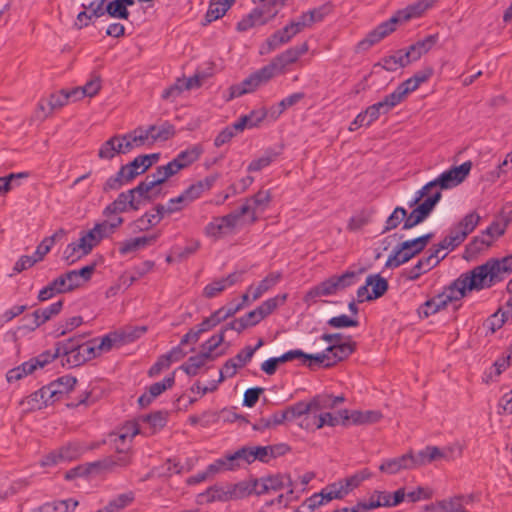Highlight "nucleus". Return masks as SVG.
<instances>
[{
	"mask_svg": "<svg viewBox=\"0 0 512 512\" xmlns=\"http://www.w3.org/2000/svg\"><path fill=\"white\" fill-rule=\"evenodd\" d=\"M508 226V222H500L493 221L482 233L489 239V241H494L503 236L506 232Z\"/></svg>",
	"mask_w": 512,
	"mask_h": 512,
	"instance_id": "bf43d9fd",
	"label": "nucleus"
},
{
	"mask_svg": "<svg viewBox=\"0 0 512 512\" xmlns=\"http://www.w3.org/2000/svg\"><path fill=\"white\" fill-rule=\"evenodd\" d=\"M327 324L333 328H348V327H357L359 322L356 319H353L346 314H341L335 317L330 318L327 321Z\"/></svg>",
	"mask_w": 512,
	"mask_h": 512,
	"instance_id": "69168bd1",
	"label": "nucleus"
},
{
	"mask_svg": "<svg viewBox=\"0 0 512 512\" xmlns=\"http://www.w3.org/2000/svg\"><path fill=\"white\" fill-rule=\"evenodd\" d=\"M199 248H200V242L198 240H192L184 248L174 247L173 253L178 261H182V260L187 259L191 255H193L194 253H196Z\"/></svg>",
	"mask_w": 512,
	"mask_h": 512,
	"instance_id": "0e129e2a",
	"label": "nucleus"
},
{
	"mask_svg": "<svg viewBox=\"0 0 512 512\" xmlns=\"http://www.w3.org/2000/svg\"><path fill=\"white\" fill-rule=\"evenodd\" d=\"M372 215V210H361L349 219L347 229L352 232L360 230L371 221Z\"/></svg>",
	"mask_w": 512,
	"mask_h": 512,
	"instance_id": "37998d69",
	"label": "nucleus"
},
{
	"mask_svg": "<svg viewBox=\"0 0 512 512\" xmlns=\"http://www.w3.org/2000/svg\"><path fill=\"white\" fill-rule=\"evenodd\" d=\"M130 183L128 178H126L123 173V169H119L118 172L110 176L103 185V192L107 193L109 191H117L120 190L124 185Z\"/></svg>",
	"mask_w": 512,
	"mask_h": 512,
	"instance_id": "a18cd8bd",
	"label": "nucleus"
},
{
	"mask_svg": "<svg viewBox=\"0 0 512 512\" xmlns=\"http://www.w3.org/2000/svg\"><path fill=\"white\" fill-rule=\"evenodd\" d=\"M318 414L314 411H310L304 414L302 417L293 420L291 423L296 424L298 427L305 429L306 431H315L319 429L318 425Z\"/></svg>",
	"mask_w": 512,
	"mask_h": 512,
	"instance_id": "864d4df0",
	"label": "nucleus"
},
{
	"mask_svg": "<svg viewBox=\"0 0 512 512\" xmlns=\"http://www.w3.org/2000/svg\"><path fill=\"white\" fill-rule=\"evenodd\" d=\"M410 455L404 454L400 457L387 459L379 466V470L388 474H396L402 469H411Z\"/></svg>",
	"mask_w": 512,
	"mask_h": 512,
	"instance_id": "5701e85b",
	"label": "nucleus"
},
{
	"mask_svg": "<svg viewBox=\"0 0 512 512\" xmlns=\"http://www.w3.org/2000/svg\"><path fill=\"white\" fill-rule=\"evenodd\" d=\"M105 11L112 18L128 20L130 16L128 6L119 3L116 0L109 1L105 6Z\"/></svg>",
	"mask_w": 512,
	"mask_h": 512,
	"instance_id": "09e8293b",
	"label": "nucleus"
},
{
	"mask_svg": "<svg viewBox=\"0 0 512 512\" xmlns=\"http://www.w3.org/2000/svg\"><path fill=\"white\" fill-rule=\"evenodd\" d=\"M236 0H211L205 15L207 23H211L225 15Z\"/></svg>",
	"mask_w": 512,
	"mask_h": 512,
	"instance_id": "4be33fe9",
	"label": "nucleus"
},
{
	"mask_svg": "<svg viewBox=\"0 0 512 512\" xmlns=\"http://www.w3.org/2000/svg\"><path fill=\"white\" fill-rule=\"evenodd\" d=\"M405 489L399 488L393 494L387 491H375V496H379L381 507H395L405 499Z\"/></svg>",
	"mask_w": 512,
	"mask_h": 512,
	"instance_id": "2f4dec72",
	"label": "nucleus"
},
{
	"mask_svg": "<svg viewBox=\"0 0 512 512\" xmlns=\"http://www.w3.org/2000/svg\"><path fill=\"white\" fill-rule=\"evenodd\" d=\"M94 462L85 465H78L65 473L64 478L68 481L74 480L79 477L88 476L92 473H99V467L93 465Z\"/></svg>",
	"mask_w": 512,
	"mask_h": 512,
	"instance_id": "c03bdc74",
	"label": "nucleus"
},
{
	"mask_svg": "<svg viewBox=\"0 0 512 512\" xmlns=\"http://www.w3.org/2000/svg\"><path fill=\"white\" fill-rule=\"evenodd\" d=\"M435 0H417L408 5L405 9L399 10L394 16H398L400 21H408L412 18L420 17L426 10L431 8Z\"/></svg>",
	"mask_w": 512,
	"mask_h": 512,
	"instance_id": "f3484780",
	"label": "nucleus"
},
{
	"mask_svg": "<svg viewBox=\"0 0 512 512\" xmlns=\"http://www.w3.org/2000/svg\"><path fill=\"white\" fill-rule=\"evenodd\" d=\"M405 50L400 49L395 54L384 57L382 59V67L387 71H396L400 67H405L410 64L409 59L404 56Z\"/></svg>",
	"mask_w": 512,
	"mask_h": 512,
	"instance_id": "473e14b6",
	"label": "nucleus"
},
{
	"mask_svg": "<svg viewBox=\"0 0 512 512\" xmlns=\"http://www.w3.org/2000/svg\"><path fill=\"white\" fill-rule=\"evenodd\" d=\"M406 216L407 210L405 208L400 206L396 207L391 215L387 218L382 233L396 229L401 224V222L404 223Z\"/></svg>",
	"mask_w": 512,
	"mask_h": 512,
	"instance_id": "49530a36",
	"label": "nucleus"
},
{
	"mask_svg": "<svg viewBox=\"0 0 512 512\" xmlns=\"http://www.w3.org/2000/svg\"><path fill=\"white\" fill-rule=\"evenodd\" d=\"M264 345L263 339H259L257 344L252 346H246L244 349H242L237 355L234 357L235 362L237 363L238 367L244 366L246 363H248L251 358L253 357L254 353Z\"/></svg>",
	"mask_w": 512,
	"mask_h": 512,
	"instance_id": "13d9d810",
	"label": "nucleus"
},
{
	"mask_svg": "<svg viewBox=\"0 0 512 512\" xmlns=\"http://www.w3.org/2000/svg\"><path fill=\"white\" fill-rule=\"evenodd\" d=\"M202 194V186L200 183L196 182L185 189L179 196H177L175 201L187 202L190 204L191 202L198 199Z\"/></svg>",
	"mask_w": 512,
	"mask_h": 512,
	"instance_id": "052dcab7",
	"label": "nucleus"
},
{
	"mask_svg": "<svg viewBox=\"0 0 512 512\" xmlns=\"http://www.w3.org/2000/svg\"><path fill=\"white\" fill-rule=\"evenodd\" d=\"M434 237L432 232L419 236L417 238L406 240L395 246L392 253L388 257L385 267L397 268L413 257L420 254Z\"/></svg>",
	"mask_w": 512,
	"mask_h": 512,
	"instance_id": "20e7f679",
	"label": "nucleus"
},
{
	"mask_svg": "<svg viewBox=\"0 0 512 512\" xmlns=\"http://www.w3.org/2000/svg\"><path fill=\"white\" fill-rule=\"evenodd\" d=\"M266 83L259 71H255L239 84L230 87V99L240 97L244 94L255 91L261 84Z\"/></svg>",
	"mask_w": 512,
	"mask_h": 512,
	"instance_id": "9d476101",
	"label": "nucleus"
},
{
	"mask_svg": "<svg viewBox=\"0 0 512 512\" xmlns=\"http://www.w3.org/2000/svg\"><path fill=\"white\" fill-rule=\"evenodd\" d=\"M64 301L58 300L57 302L45 308H38L33 311L34 322L32 327H40L53 317L57 316L63 309Z\"/></svg>",
	"mask_w": 512,
	"mask_h": 512,
	"instance_id": "a211bd4d",
	"label": "nucleus"
},
{
	"mask_svg": "<svg viewBox=\"0 0 512 512\" xmlns=\"http://www.w3.org/2000/svg\"><path fill=\"white\" fill-rule=\"evenodd\" d=\"M366 286H371V297L372 300L382 297L388 290V281L381 277L379 274H371L366 278Z\"/></svg>",
	"mask_w": 512,
	"mask_h": 512,
	"instance_id": "c756f323",
	"label": "nucleus"
},
{
	"mask_svg": "<svg viewBox=\"0 0 512 512\" xmlns=\"http://www.w3.org/2000/svg\"><path fill=\"white\" fill-rule=\"evenodd\" d=\"M476 495L470 494L466 496H457L448 501L444 500L440 503L442 512H469L464 509L463 504H469L475 501Z\"/></svg>",
	"mask_w": 512,
	"mask_h": 512,
	"instance_id": "a878e982",
	"label": "nucleus"
},
{
	"mask_svg": "<svg viewBox=\"0 0 512 512\" xmlns=\"http://www.w3.org/2000/svg\"><path fill=\"white\" fill-rule=\"evenodd\" d=\"M85 338V334H79L75 335L73 337H70L64 341H59L55 344V349L58 352L59 356H65L67 354H70L72 352H75V350H78L82 340Z\"/></svg>",
	"mask_w": 512,
	"mask_h": 512,
	"instance_id": "c9c22d12",
	"label": "nucleus"
},
{
	"mask_svg": "<svg viewBox=\"0 0 512 512\" xmlns=\"http://www.w3.org/2000/svg\"><path fill=\"white\" fill-rule=\"evenodd\" d=\"M175 373L176 371H173L171 375L165 377L162 381L150 385L148 388L150 398L155 399L157 396L162 394L167 389L172 388L175 384Z\"/></svg>",
	"mask_w": 512,
	"mask_h": 512,
	"instance_id": "de8ad7c7",
	"label": "nucleus"
},
{
	"mask_svg": "<svg viewBox=\"0 0 512 512\" xmlns=\"http://www.w3.org/2000/svg\"><path fill=\"white\" fill-rule=\"evenodd\" d=\"M434 70L428 66L417 71L412 77L400 83L402 88H407V92L415 91L422 83H425L433 75Z\"/></svg>",
	"mask_w": 512,
	"mask_h": 512,
	"instance_id": "bb28decb",
	"label": "nucleus"
},
{
	"mask_svg": "<svg viewBox=\"0 0 512 512\" xmlns=\"http://www.w3.org/2000/svg\"><path fill=\"white\" fill-rule=\"evenodd\" d=\"M142 164L143 163L141 161V158L138 155L129 163L122 165L120 169H123V173L125 174L126 178H128V180L132 182L137 176L145 173L142 172Z\"/></svg>",
	"mask_w": 512,
	"mask_h": 512,
	"instance_id": "6e6d98bb",
	"label": "nucleus"
},
{
	"mask_svg": "<svg viewBox=\"0 0 512 512\" xmlns=\"http://www.w3.org/2000/svg\"><path fill=\"white\" fill-rule=\"evenodd\" d=\"M270 201V193L269 191H258L255 195L246 198L245 203L242 206H248L249 207V213L247 215H250V223L253 224L257 221V216L255 215L257 208H264L267 206V204Z\"/></svg>",
	"mask_w": 512,
	"mask_h": 512,
	"instance_id": "6ab92c4d",
	"label": "nucleus"
},
{
	"mask_svg": "<svg viewBox=\"0 0 512 512\" xmlns=\"http://www.w3.org/2000/svg\"><path fill=\"white\" fill-rule=\"evenodd\" d=\"M202 148L194 145L189 149L181 151L173 160L183 166V169L189 167L196 162L202 154Z\"/></svg>",
	"mask_w": 512,
	"mask_h": 512,
	"instance_id": "4c0bfd02",
	"label": "nucleus"
},
{
	"mask_svg": "<svg viewBox=\"0 0 512 512\" xmlns=\"http://www.w3.org/2000/svg\"><path fill=\"white\" fill-rule=\"evenodd\" d=\"M344 401L343 395L333 396L327 393L318 394L311 399L313 411L316 413L325 409H333Z\"/></svg>",
	"mask_w": 512,
	"mask_h": 512,
	"instance_id": "aec40b11",
	"label": "nucleus"
},
{
	"mask_svg": "<svg viewBox=\"0 0 512 512\" xmlns=\"http://www.w3.org/2000/svg\"><path fill=\"white\" fill-rule=\"evenodd\" d=\"M437 41L438 34L428 35L424 39L410 45L408 49L405 50L404 56L409 59L410 63L416 61L420 59L422 55L430 51Z\"/></svg>",
	"mask_w": 512,
	"mask_h": 512,
	"instance_id": "9b49d317",
	"label": "nucleus"
},
{
	"mask_svg": "<svg viewBox=\"0 0 512 512\" xmlns=\"http://www.w3.org/2000/svg\"><path fill=\"white\" fill-rule=\"evenodd\" d=\"M176 134L175 126L168 121H165L158 127V131L153 136V142L155 141H167L173 138Z\"/></svg>",
	"mask_w": 512,
	"mask_h": 512,
	"instance_id": "774afa93",
	"label": "nucleus"
},
{
	"mask_svg": "<svg viewBox=\"0 0 512 512\" xmlns=\"http://www.w3.org/2000/svg\"><path fill=\"white\" fill-rule=\"evenodd\" d=\"M153 201L155 194L152 195V189L141 181L134 188L119 193L117 198L104 208L103 215L109 217L130 210L138 211L143 204Z\"/></svg>",
	"mask_w": 512,
	"mask_h": 512,
	"instance_id": "f257e3e1",
	"label": "nucleus"
},
{
	"mask_svg": "<svg viewBox=\"0 0 512 512\" xmlns=\"http://www.w3.org/2000/svg\"><path fill=\"white\" fill-rule=\"evenodd\" d=\"M123 336L120 335L119 331H114L106 334L101 339L98 338L96 342L97 349L100 354L103 352L110 351L113 347H120L123 345Z\"/></svg>",
	"mask_w": 512,
	"mask_h": 512,
	"instance_id": "f704fd0d",
	"label": "nucleus"
},
{
	"mask_svg": "<svg viewBox=\"0 0 512 512\" xmlns=\"http://www.w3.org/2000/svg\"><path fill=\"white\" fill-rule=\"evenodd\" d=\"M243 449H245L246 464H251L256 460L268 463L271 460L267 446H243Z\"/></svg>",
	"mask_w": 512,
	"mask_h": 512,
	"instance_id": "72a5a7b5",
	"label": "nucleus"
},
{
	"mask_svg": "<svg viewBox=\"0 0 512 512\" xmlns=\"http://www.w3.org/2000/svg\"><path fill=\"white\" fill-rule=\"evenodd\" d=\"M351 423L354 425H368L380 421L382 413L378 410H353L350 414Z\"/></svg>",
	"mask_w": 512,
	"mask_h": 512,
	"instance_id": "c85d7f7f",
	"label": "nucleus"
},
{
	"mask_svg": "<svg viewBox=\"0 0 512 512\" xmlns=\"http://www.w3.org/2000/svg\"><path fill=\"white\" fill-rule=\"evenodd\" d=\"M363 271V269H360L358 272L345 271L341 275H332L329 278L323 280L319 284L312 287L308 291L306 298L333 296L340 292H343L347 288L355 285L359 281V275Z\"/></svg>",
	"mask_w": 512,
	"mask_h": 512,
	"instance_id": "7ed1b4c3",
	"label": "nucleus"
},
{
	"mask_svg": "<svg viewBox=\"0 0 512 512\" xmlns=\"http://www.w3.org/2000/svg\"><path fill=\"white\" fill-rule=\"evenodd\" d=\"M280 275L271 273L266 276L263 280H261L257 287L252 290V299L257 300L260 298L263 293L268 291L271 287H273L279 280Z\"/></svg>",
	"mask_w": 512,
	"mask_h": 512,
	"instance_id": "3c124183",
	"label": "nucleus"
},
{
	"mask_svg": "<svg viewBox=\"0 0 512 512\" xmlns=\"http://www.w3.org/2000/svg\"><path fill=\"white\" fill-rule=\"evenodd\" d=\"M288 66V50L282 52L278 56H276L272 61L259 69V74L263 77L265 82L269 81L271 78L278 76L280 74L285 73V69Z\"/></svg>",
	"mask_w": 512,
	"mask_h": 512,
	"instance_id": "ddd939ff",
	"label": "nucleus"
},
{
	"mask_svg": "<svg viewBox=\"0 0 512 512\" xmlns=\"http://www.w3.org/2000/svg\"><path fill=\"white\" fill-rule=\"evenodd\" d=\"M493 244L487 237L481 232L480 235L475 236L466 246V253L470 256H475L478 253L487 250Z\"/></svg>",
	"mask_w": 512,
	"mask_h": 512,
	"instance_id": "58836bf2",
	"label": "nucleus"
},
{
	"mask_svg": "<svg viewBox=\"0 0 512 512\" xmlns=\"http://www.w3.org/2000/svg\"><path fill=\"white\" fill-rule=\"evenodd\" d=\"M342 485L341 483L334 482L329 485H327L325 488H323L319 495L322 496V499L325 503L334 500V499H343L345 497L344 493L342 492Z\"/></svg>",
	"mask_w": 512,
	"mask_h": 512,
	"instance_id": "5fc2aeb1",
	"label": "nucleus"
},
{
	"mask_svg": "<svg viewBox=\"0 0 512 512\" xmlns=\"http://www.w3.org/2000/svg\"><path fill=\"white\" fill-rule=\"evenodd\" d=\"M277 157H278V153H276L272 150L266 151L261 157L254 159L249 163V165L247 167V171L248 172L261 171L265 167L269 166L273 161H275L277 159Z\"/></svg>",
	"mask_w": 512,
	"mask_h": 512,
	"instance_id": "79ce46f5",
	"label": "nucleus"
},
{
	"mask_svg": "<svg viewBox=\"0 0 512 512\" xmlns=\"http://www.w3.org/2000/svg\"><path fill=\"white\" fill-rule=\"evenodd\" d=\"M288 42V24L285 25L282 29L276 31L273 33L267 40H266V47L263 46L260 50V54H267L270 53L277 48H279L282 44Z\"/></svg>",
	"mask_w": 512,
	"mask_h": 512,
	"instance_id": "7c9ffc66",
	"label": "nucleus"
},
{
	"mask_svg": "<svg viewBox=\"0 0 512 512\" xmlns=\"http://www.w3.org/2000/svg\"><path fill=\"white\" fill-rule=\"evenodd\" d=\"M371 476L372 473L367 468H364L349 477L339 480L338 482L341 483L343 489L342 492L346 496Z\"/></svg>",
	"mask_w": 512,
	"mask_h": 512,
	"instance_id": "393cba45",
	"label": "nucleus"
},
{
	"mask_svg": "<svg viewBox=\"0 0 512 512\" xmlns=\"http://www.w3.org/2000/svg\"><path fill=\"white\" fill-rule=\"evenodd\" d=\"M400 22L398 16H392L387 21L379 24L374 30L369 32L367 36L357 44L358 51H365L371 48L373 45L384 39L390 33L395 31L396 24Z\"/></svg>",
	"mask_w": 512,
	"mask_h": 512,
	"instance_id": "6e6552de",
	"label": "nucleus"
},
{
	"mask_svg": "<svg viewBox=\"0 0 512 512\" xmlns=\"http://www.w3.org/2000/svg\"><path fill=\"white\" fill-rule=\"evenodd\" d=\"M357 350V342L352 340L351 336L346 337V341L334 343V351L331 355L330 361L334 367L339 362L346 360Z\"/></svg>",
	"mask_w": 512,
	"mask_h": 512,
	"instance_id": "4468645a",
	"label": "nucleus"
},
{
	"mask_svg": "<svg viewBox=\"0 0 512 512\" xmlns=\"http://www.w3.org/2000/svg\"><path fill=\"white\" fill-rule=\"evenodd\" d=\"M76 383V377L71 375H64L50 382L48 385H46V388L50 393V396H55L56 400L59 401L64 395L68 394L74 389Z\"/></svg>",
	"mask_w": 512,
	"mask_h": 512,
	"instance_id": "f8f14e48",
	"label": "nucleus"
},
{
	"mask_svg": "<svg viewBox=\"0 0 512 512\" xmlns=\"http://www.w3.org/2000/svg\"><path fill=\"white\" fill-rule=\"evenodd\" d=\"M464 281L463 287H468V291L490 288L501 281L499 277V264L489 259L482 265L460 275Z\"/></svg>",
	"mask_w": 512,
	"mask_h": 512,
	"instance_id": "f03ea898",
	"label": "nucleus"
},
{
	"mask_svg": "<svg viewBox=\"0 0 512 512\" xmlns=\"http://www.w3.org/2000/svg\"><path fill=\"white\" fill-rule=\"evenodd\" d=\"M442 194L440 191H434L423 202L419 203L410 214L407 213L403 230H409L423 221H425L434 210L435 206L441 200Z\"/></svg>",
	"mask_w": 512,
	"mask_h": 512,
	"instance_id": "423d86ee",
	"label": "nucleus"
},
{
	"mask_svg": "<svg viewBox=\"0 0 512 512\" xmlns=\"http://www.w3.org/2000/svg\"><path fill=\"white\" fill-rule=\"evenodd\" d=\"M225 321L222 310H216L214 311L209 317L205 318L200 324H198V328L202 333L210 331L215 326L220 324L221 322Z\"/></svg>",
	"mask_w": 512,
	"mask_h": 512,
	"instance_id": "e2e57ef3",
	"label": "nucleus"
},
{
	"mask_svg": "<svg viewBox=\"0 0 512 512\" xmlns=\"http://www.w3.org/2000/svg\"><path fill=\"white\" fill-rule=\"evenodd\" d=\"M35 371V366L33 365L31 359L29 361H26L22 363L21 365L14 367L10 369L7 374L6 378L8 382H14L22 379L23 377L33 373Z\"/></svg>",
	"mask_w": 512,
	"mask_h": 512,
	"instance_id": "a19ab883",
	"label": "nucleus"
},
{
	"mask_svg": "<svg viewBox=\"0 0 512 512\" xmlns=\"http://www.w3.org/2000/svg\"><path fill=\"white\" fill-rule=\"evenodd\" d=\"M96 342H98V338H93L86 342L82 341L79 351H81L83 358H85V362L95 359L101 355L97 349Z\"/></svg>",
	"mask_w": 512,
	"mask_h": 512,
	"instance_id": "680f3d73",
	"label": "nucleus"
},
{
	"mask_svg": "<svg viewBox=\"0 0 512 512\" xmlns=\"http://www.w3.org/2000/svg\"><path fill=\"white\" fill-rule=\"evenodd\" d=\"M511 317V312H508V308H499L494 314L490 315L485 322V327L491 334L502 328L506 321Z\"/></svg>",
	"mask_w": 512,
	"mask_h": 512,
	"instance_id": "cd10ccee",
	"label": "nucleus"
},
{
	"mask_svg": "<svg viewBox=\"0 0 512 512\" xmlns=\"http://www.w3.org/2000/svg\"><path fill=\"white\" fill-rule=\"evenodd\" d=\"M83 323L81 316H73L66 319L64 322H59L54 333L55 338L62 337L68 332H71L75 328L79 327Z\"/></svg>",
	"mask_w": 512,
	"mask_h": 512,
	"instance_id": "8fccbe9b",
	"label": "nucleus"
},
{
	"mask_svg": "<svg viewBox=\"0 0 512 512\" xmlns=\"http://www.w3.org/2000/svg\"><path fill=\"white\" fill-rule=\"evenodd\" d=\"M117 452V455H111L95 461L93 465L98 466L100 472H114L117 467L123 468L131 464V456L128 450H120L117 447Z\"/></svg>",
	"mask_w": 512,
	"mask_h": 512,
	"instance_id": "1a4fd4ad",
	"label": "nucleus"
},
{
	"mask_svg": "<svg viewBox=\"0 0 512 512\" xmlns=\"http://www.w3.org/2000/svg\"><path fill=\"white\" fill-rule=\"evenodd\" d=\"M472 168V162L466 161L459 166H453L447 171L441 173L434 179L436 185L441 190L451 189L462 183L469 175Z\"/></svg>",
	"mask_w": 512,
	"mask_h": 512,
	"instance_id": "0eeeda50",
	"label": "nucleus"
},
{
	"mask_svg": "<svg viewBox=\"0 0 512 512\" xmlns=\"http://www.w3.org/2000/svg\"><path fill=\"white\" fill-rule=\"evenodd\" d=\"M69 100V95L66 94V90L62 89L57 93H53L50 95V97L46 100V104L48 106V113L46 115H49L53 112L55 109H59L67 104Z\"/></svg>",
	"mask_w": 512,
	"mask_h": 512,
	"instance_id": "4d7b16f0",
	"label": "nucleus"
},
{
	"mask_svg": "<svg viewBox=\"0 0 512 512\" xmlns=\"http://www.w3.org/2000/svg\"><path fill=\"white\" fill-rule=\"evenodd\" d=\"M228 486V497L232 499H242L253 493L255 485H251V482H239L236 484H230Z\"/></svg>",
	"mask_w": 512,
	"mask_h": 512,
	"instance_id": "ea45409f",
	"label": "nucleus"
},
{
	"mask_svg": "<svg viewBox=\"0 0 512 512\" xmlns=\"http://www.w3.org/2000/svg\"><path fill=\"white\" fill-rule=\"evenodd\" d=\"M248 213L249 207L241 206L227 215L214 217L212 221L206 225L205 233L207 236L220 238L231 232L236 227L239 219Z\"/></svg>",
	"mask_w": 512,
	"mask_h": 512,
	"instance_id": "39448f33",
	"label": "nucleus"
},
{
	"mask_svg": "<svg viewBox=\"0 0 512 512\" xmlns=\"http://www.w3.org/2000/svg\"><path fill=\"white\" fill-rule=\"evenodd\" d=\"M288 362V352L283 353L279 357L269 358L261 364V370L268 375H273L280 363Z\"/></svg>",
	"mask_w": 512,
	"mask_h": 512,
	"instance_id": "338daca9",
	"label": "nucleus"
},
{
	"mask_svg": "<svg viewBox=\"0 0 512 512\" xmlns=\"http://www.w3.org/2000/svg\"><path fill=\"white\" fill-rule=\"evenodd\" d=\"M157 239L158 234L131 238L120 242L118 250L121 255H127L131 252L137 251L155 243Z\"/></svg>",
	"mask_w": 512,
	"mask_h": 512,
	"instance_id": "2eb2a0df",
	"label": "nucleus"
},
{
	"mask_svg": "<svg viewBox=\"0 0 512 512\" xmlns=\"http://www.w3.org/2000/svg\"><path fill=\"white\" fill-rule=\"evenodd\" d=\"M120 135H114L106 140L98 151V157L104 160H112L115 155L122 153V144Z\"/></svg>",
	"mask_w": 512,
	"mask_h": 512,
	"instance_id": "b1692460",
	"label": "nucleus"
},
{
	"mask_svg": "<svg viewBox=\"0 0 512 512\" xmlns=\"http://www.w3.org/2000/svg\"><path fill=\"white\" fill-rule=\"evenodd\" d=\"M139 421L149 425L150 434L156 433L158 430L164 428L168 421L167 411H155L150 414L139 416Z\"/></svg>",
	"mask_w": 512,
	"mask_h": 512,
	"instance_id": "412c9836",
	"label": "nucleus"
},
{
	"mask_svg": "<svg viewBox=\"0 0 512 512\" xmlns=\"http://www.w3.org/2000/svg\"><path fill=\"white\" fill-rule=\"evenodd\" d=\"M480 220V215L476 211H472L465 215L452 231H454L456 236L460 238V241L463 242L478 226Z\"/></svg>",
	"mask_w": 512,
	"mask_h": 512,
	"instance_id": "dca6fc26",
	"label": "nucleus"
},
{
	"mask_svg": "<svg viewBox=\"0 0 512 512\" xmlns=\"http://www.w3.org/2000/svg\"><path fill=\"white\" fill-rule=\"evenodd\" d=\"M464 281L459 276L457 279L452 281L447 287L444 288V293L447 295L446 299L453 301H458L464 298L467 295L468 287H463Z\"/></svg>",
	"mask_w": 512,
	"mask_h": 512,
	"instance_id": "e433bc0d",
	"label": "nucleus"
},
{
	"mask_svg": "<svg viewBox=\"0 0 512 512\" xmlns=\"http://www.w3.org/2000/svg\"><path fill=\"white\" fill-rule=\"evenodd\" d=\"M201 496L206 497L207 502L228 501V486L214 485L208 488Z\"/></svg>",
	"mask_w": 512,
	"mask_h": 512,
	"instance_id": "603ef678",
	"label": "nucleus"
}]
</instances>
